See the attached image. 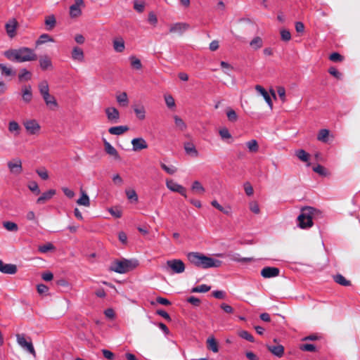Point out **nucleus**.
I'll list each match as a JSON object with an SVG mask.
<instances>
[{"instance_id": "obj_9", "label": "nucleus", "mask_w": 360, "mask_h": 360, "mask_svg": "<svg viewBox=\"0 0 360 360\" xmlns=\"http://www.w3.org/2000/svg\"><path fill=\"white\" fill-rule=\"evenodd\" d=\"M84 7V0H75V3L70 7V15L71 18H77L82 14L81 8Z\"/></svg>"}, {"instance_id": "obj_14", "label": "nucleus", "mask_w": 360, "mask_h": 360, "mask_svg": "<svg viewBox=\"0 0 360 360\" xmlns=\"http://www.w3.org/2000/svg\"><path fill=\"white\" fill-rule=\"evenodd\" d=\"M279 269L276 267L267 266L262 269L261 275L265 278H269L278 276L279 275Z\"/></svg>"}, {"instance_id": "obj_25", "label": "nucleus", "mask_w": 360, "mask_h": 360, "mask_svg": "<svg viewBox=\"0 0 360 360\" xmlns=\"http://www.w3.org/2000/svg\"><path fill=\"white\" fill-rule=\"evenodd\" d=\"M42 97L46 105L49 106L51 110H53L58 107V103L56 98L49 93L42 96Z\"/></svg>"}, {"instance_id": "obj_45", "label": "nucleus", "mask_w": 360, "mask_h": 360, "mask_svg": "<svg viewBox=\"0 0 360 360\" xmlns=\"http://www.w3.org/2000/svg\"><path fill=\"white\" fill-rule=\"evenodd\" d=\"M226 116L228 120L231 122H235L238 120V115L236 111L230 108L226 109Z\"/></svg>"}, {"instance_id": "obj_20", "label": "nucleus", "mask_w": 360, "mask_h": 360, "mask_svg": "<svg viewBox=\"0 0 360 360\" xmlns=\"http://www.w3.org/2000/svg\"><path fill=\"white\" fill-rule=\"evenodd\" d=\"M56 191L54 189H50L46 192H44L41 195L37 200V204H44L46 201L49 200L56 194Z\"/></svg>"}, {"instance_id": "obj_50", "label": "nucleus", "mask_w": 360, "mask_h": 360, "mask_svg": "<svg viewBox=\"0 0 360 360\" xmlns=\"http://www.w3.org/2000/svg\"><path fill=\"white\" fill-rule=\"evenodd\" d=\"M129 60H130L131 65L132 66V68H134L136 70H140L142 68L141 62L139 58H136L135 56H131L129 58Z\"/></svg>"}, {"instance_id": "obj_51", "label": "nucleus", "mask_w": 360, "mask_h": 360, "mask_svg": "<svg viewBox=\"0 0 360 360\" xmlns=\"http://www.w3.org/2000/svg\"><path fill=\"white\" fill-rule=\"evenodd\" d=\"M8 130L10 132H15L18 135L19 134L20 126L15 121H11L8 124Z\"/></svg>"}, {"instance_id": "obj_58", "label": "nucleus", "mask_w": 360, "mask_h": 360, "mask_svg": "<svg viewBox=\"0 0 360 360\" xmlns=\"http://www.w3.org/2000/svg\"><path fill=\"white\" fill-rule=\"evenodd\" d=\"M219 133L222 139H229L232 137L229 129L226 127L221 129Z\"/></svg>"}, {"instance_id": "obj_7", "label": "nucleus", "mask_w": 360, "mask_h": 360, "mask_svg": "<svg viewBox=\"0 0 360 360\" xmlns=\"http://www.w3.org/2000/svg\"><path fill=\"white\" fill-rule=\"evenodd\" d=\"M23 125L27 132L30 135H36L39 133L41 127L35 120H27L24 121Z\"/></svg>"}, {"instance_id": "obj_47", "label": "nucleus", "mask_w": 360, "mask_h": 360, "mask_svg": "<svg viewBox=\"0 0 360 360\" xmlns=\"http://www.w3.org/2000/svg\"><path fill=\"white\" fill-rule=\"evenodd\" d=\"M211 289V287L205 284L196 286L191 290V292H207Z\"/></svg>"}, {"instance_id": "obj_48", "label": "nucleus", "mask_w": 360, "mask_h": 360, "mask_svg": "<svg viewBox=\"0 0 360 360\" xmlns=\"http://www.w3.org/2000/svg\"><path fill=\"white\" fill-rule=\"evenodd\" d=\"M300 349L304 352H316V346L313 344H301L299 347Z\"/></svg>"}, {"instance_id": "obj_56", "label": "nucleus", "mask_w": 360, "mask_h": 360, "mask_svg": "<svg viewBox=\"0 0 360 360\" xmlns=\"http://www.w3.org/2000/svg\"><path fill=\"white\" fill-rule=\"evenodd\" d=\"M0 70L1 73L6 76H11L13 74V72L11 68L7 67L6 65L2 63L0 64Z\"/></svg>"}, {"instance_id": "obj_26", "label": "nucleus", "mask_w": 360, "mask_h": 360, "mask_svg": "<svg viewBox=\"0 0 360 360\" xmlns=\"http://www.w3.org/2000/svg\"><path fill=\"white\" fill-rule=\"evenodd\" d=\"M5 27L8 35L11 38L13 37L15 35V30L17 27L16 20L14 19L10 20L6 24Z\"/></svg>"}, {"instance_id": "obj_44", "label": "nucleus", "mask_w": 360, "mask_h": 360, "mask_svg": "<svg viewBox=\"0 0 360 360\" xmlns=\"http://www.w3.org/2000/svg\"><path fill=\"white\" fill-rule=\"evenodd\" d=\"M47 41H53V39L48 34H43L37 40L36 44L38 46L44 44Z\"/></svg>"}, {"instance_id": "obj_37", "label": "nucleus", "mask_w": 360, "mask_h": 360, "mask_svg": "<svg viewBox=\"0 0 360 360\" xmlns=\"http://www.w3.org/2000/svg\"><path fill=\"white\" fill-rule=\"evenodd\" d=\"M250 45L255 50H257L263 46L262 39L260 37H256L250 41Z\"/></svg>"}, {"instance_id": "obj_6", "label": "nucleus", "mask_w": 360, "mask_h": 360, "mask_svg": "<svg viewBox=\"0 0 360 360\" xmlns=\"http://www.w3.org/2000/svg\"><path fill=\"white\" fill-rule=\"evenodd\" d=\"M167 265L174 274H181L185 271V264L181 259L168 260Z\"/></svg>"}, {"instance_id": "obj_36", "label": "nucleus", "mask_w": 360, "mask_h": 360, "mask_svg": "<svg viewBox=\"0 0 360 360\" xmlns=\"http://www.w3.org/2000/svg\"><path fill=\"white\" fill-rule=\"evenodd\" d=\"M18 78L20 82L30 80L32 78V73L26 69H22L18 75Z\"/></svg>"}, {"instance_id": "obj_29", "label": "nucleus", "mask_w": 360, "mask_h": 360, "mask_svg": "<svg viewBox=\"0 0 360 360\" xmlns=\"http://www.w3.org/2000/svg\"><path fill=\"white\" fill-rule=\"evenodd\" d=\"M113 49L117 53L124 51L125 46L122 38H117L113 40Z\"/></svg>"}, {"instance_id": "obj_43", "label": "nucleus", "mask_w": 360, "mask_h": 360, "mask_svg": "<svg viewBox=\"0 0 360 360\" xmlns=\"http://www.w3.org/2000/svg\"><path fill=\"white\" fill-rule=\"evenodd\" d=\"M55 250L54 245L51 243H47L43 245H40L38 248V250L41 253H46L49 251Z\"/></svg>"}, {"instance_id": "obj_23", "label": "nucleus", "mask_w": 360, "mask_h": 360, "mask_svg": "<svg viewBox=\"0 0 360 360\" xmlns=\"http://www.w3.org/2000/svg\"><path fill=\"white\" fill-rule=\"evenodd\" d=\"M104 147L105 151L110 155L112 156L115 160H120V157L119 155L117 150L106 140H104Z\"/></svg>"}, {"instance_id": "obj_4", "label": "nucleus", "mask_w": 360, "mask_h": 360, "mask_svg": "<svg viewBox=\"0 0 360 360\" xmlns=\"http://www.w3.org/2000/svg\"><path fill=\"white\" fill-rule=\"evenodd\" d=\"M316 210L311 207H306L302 209L301 214L297 217L299 226L302 229H307L313 226V217Z\"/></svg>"}, {"instance_id": "obj_27", "label": "nucleus", "mask_w": 360, "mask_h": 360, "mask_svg": "<svg viewBox=\"0 0 360 360\" xmlns=\"http://www.w3.org/2000/svg\"><path fill=\"white\" fill-rule=\"evenodd\" d=\"M129 129L127 126L120 125L109 128L108 131L110 134L112 135H122L127 132Z\"/></svg>"}, {"instance_id": "obj_41", "label": "nucleus", "mask_w": 360, "mask_h": 360, "mask_svg": "<svg viewBox=\"0 0 360 360\" xmlns=\"http://www.w3.org/2000/svg\"><path fill=\"white\" fill-rule=\"evenodd\" d=\"M329 136V131L328 129H321L318 134L317 139L323 143L328 141V137Z\"/></svg>"}, {"instance_id": "obj_38", "label": "nucleus", "mask_w": 360, "mask_h": 360, "mask_svg": "<svg viewBox=\"0 0 360 360\" xmlns=\"http://www.w3.org/2000/svg\"><path fill=\"white\" fill-rule=\"evenodd\" d=\"M174 123L176 127L181 131H184L186 129V124L184 121L177 115L174 116Z\"/></svg>"}, {"instance_id": "obj_10", "label": "nucleus", "mask_w": 360, "mask_h": 360, "mask_svg": "<svg viewBox=\"0 0 360 360\" xmlns=\"http://www.w3.org/2000/svg\"><path fill=\"white\" fill-rule=\"evenodd\" d=\"M167 187L174 192H177L183 195L184 198H187L186 188L180 184L174 182L173 180H167L166 181Z\"/></svg>"}, {"instance_id": "obj_24", "label": "nucleus", "mask_w": 360, "mask_h": 360, "mask_svg": "<svg viewBox=\"0 0 360 360\" xmlns=\"http://www.w3.org/2000/svg\"><path fill=\"white\" fill-rule=\"evenodd\" d=\"M22 97L25 103H30L32 98V87L30 85L22 88Z\"/></svg>"}, {"instance_id": "obj_18", "label": "nucleus", "mask_w": 360, "mask_h": 360, "mask_svg": "<svg viewBox=\"0 0 360 360\" xmlns=\"http://www.w3.org/2000/svg\"><path fill=\"white\" fill-rule=\"evenodd\" d=\"M226 257L230 260L238 262H252L253 260L252 257H241L240 254L231 252L227 253Z\"/></svg>"}, {"instance_id": "obj_54", "label": "nucleus", "mask_w": 360, "mask_h": 360, "mask_svg": "<svg viewBox=\"0 0 360 360\" xmlns=\"http://www.w3.org/2000/svg\"><path fill=\"white\" fill-rule=\"evenodd\" d=\"M281 38L284 41H288L291 39V34L288 30L282 29L280 31Z\"/></svg>"}, {"instance_id": "obj_35", "label": "nucleus", "mask_w": 360, "mask_h": 360, "mask_svg": "<svg viewBox=\"0 0 360 360\" xmlns=\"http://www.w3.org/2000/svg\"><path fill=\"white\" fill-rule=\"evenodd\" d=\"M246 146L250 153H257L259 150V145L255 139L248 141Z\"/></svg>"}, {"instance_id": "obj_46", "label": "nucleus", "mask_w": 360, "mask_h": 360, "mask_svg": "<svg viewBox=\"0 0 360 360\" xmlns=\"http://www.w3.org/2000/svg\"><path fill=\"white\" fill-rule=\"evenodd\" d=\"M3 226L6 230L9 231L16 232L18 230L17 224L12 221H4L3 223Z\"/></svg>"}, {"instance_id": "obj_15", "label": "nucleus", "mask_w": 360, "mask_h": 360, "mask_svg": "<svg viewBox=\"0 0 360 360\" xmlns=\"http://www.w3.org/2000/svg\"><path fill=\"white\" fill-rule=\"evenodd\" d=\"M132 149L134 151H139L148 148V144L143 138H135L131 140Z\"/></svg>"}, {"instance_id": "obj_53", "label": "nucleus", "mask_w": 360, "mask_h": 360, "mask_svg": "<svg viewBox=\"0 0 360 360\" xmlns=\"http://www.w3.org/2000/svg\"><path fill=\"white\" fill-rule=\"evenodd\" d=\"M220 65L223 69L224 72L227 75H230V71L233 69V66L225 61H221Z\"/></svg>"}, {"instance_id": "obj_42", "label": "nucleus", "mask_w": 360, "mask_h": 360, "mask_svg": "<svg viewBox=\"0 0 360 360\" xmlns=\"http://www.w3.org/2000/svg\"><path fill=\"white\" fill-rule=\"evenodd\" d=\"M134 112L136 115V117L141 120H143L146 117V110L143 106H139V107H135L134 108Z\"/></svg>"}, {"instance_id": "obj_32", "label": "nucleus", "mask_w": 360, "mask_h": 360, "mask_svg": "<svg viewBox=\"0 0 360 360\" xmlns=\"http://www.w3.org/2000/svg\"><path fill=\"white\" fill-rule=\"evenodd\" d=\"M334 281L343 286H349L351 285V281L349 280H347L341 274H337L334 277Z\"/></svg>"}, {"instance_id": "obj_40", "label": "nucleus", "mask_w": 360, "mask_h": 360, "mask_svg": "<svg viewBox=\"0 0 360 360\" xmlns=\"http://www.w3.org/2000/svg\"><path fill=\"white\" fill-rule=\"evenodd\" d=\"M296 156L302 162H307L309 159V154L304 150L300 149L296 151Z\"/></svg>"}, {"instance_id": "obj_39", "label": "nucleus", "mask_w": 360, "mask_h": 360, "mask_svg": "<svg viewBox=\"0 0 360 360\" xmlns=\"http://www.w3.org/2000/svg\"><path fill=\"white\" fill-rule=\"evenodd\" d=\"M39 90L41 96L49 93V87L47 81L43 80L39 84Z\"/></svg>"}, {"instance_id": "obj_59", "label": "nucleus", "mask_w": 360, "mask_h": 360, "mask_svg": "<svg viewBox=\"0 0 360 360\" xmlns=\"http://www.w3.org/2000/svg\"><path fill=\"white\" fill-rule=\"evenodd\" d=\"M343 58V56L337 52L331 53L329 56V59L333 62H341Z\"/></svg>"}, {"instance_id": "obj_61", "label": "nucleus", "mask_w": 360, "mask_h": 360, "mask_svg": "<svg viewBox=\"0 0 360 360\" xmlns=\"http://www.w3.org/2000/svg\"><path fill=\"white\" fill-rule=\"evenodd\" d=\"M126 194L128 199L134 200L136 202L138 200V196L134 190H127L126 191Z\"/></svg>"}, {"instance_id": "obj_17", "label": "nucleus", "mask_w": 360, "mask_h": 360, "mask_svg": "<svg viewBox=\"0 0 360 360\" xmlns=\"http://www.w3.org/2000/svg\"><path fill=\"white\" fill-rule=\"evenodd\" d=\"M71 57L73 60L77 61L79 63L84 62V54L83 50L78 46H75L72 49V51L71 53Z\"/></svg>"}, {"instance_id": "obj_2", "label": "nucleus", "mask_w": 360, "mask_h": 360, "mask_svg": "<svg viewBox=\"0 0 360 360\" xmlns=\"http://www.w3.org/2000/svg\"><path fill=\"white\" fill-rule=\"evenodd\" d=\"M187 259L194 266L202 269L217 268L222 264L221 261L198 252H188L187 254Z\"/></svg>"}, {"instance_id": "obj_63", "label": "nucleus", "mask_w": 360, "mask_h": 360, "mask_svg": "<svg viewBox=\"0 0 360 360\" xmlns=\"http://www.w3.org/2000/svg\"><path fill=\"white\" fill-rule=\"evenodd\" d=\"M144 7H145V5H144V3H143V2H139L138 1H135L134 2V8L139 13H141L143 11Z\"/></svg>"}, {"instance_id": "obj_55", "label": "nucleus", "mask_w": 360, "mask_h": 360, "mask_svg": "<svg viewBox=\"0 0 360 360\" xmlns=\"http://www.w3.org/2000/svg\"><path fill=\"white\" fill-rule=\"evenodd\" d=\"M160 166L162 169L169 174H174L177 171V168L174 166L168 167L164 163H161Z\"/></svg>"}, {"instance_id": "obj_5", "label": "nucleus", "mask_w": 360, "mask_h": 360, "mask_svg": "<svg viewBox=\"0 0 360 360\" xmlns=\"http://www.w3.org/2000/svg\"><path fill=\"white\" fill-rule=\"evenodd\" d=\"M16 340L22 349L32 354L34 356H36V352L30 338L27 340L24 334L18 333L16 335Z\"/></svg>"}, {"instance_id": "obj_19", "label": "nucleus", "mask_w": 360, "mask_h": 360, "mask_svg": "<svg viewBox=\"0 0 360 360\" xmlns=\"http://www.w3.org/2000/svg\"><path fill=\"white\" fill-rule=\"evenodd\" d=\"M184 148L185 152L187 155L196 158L198 156V152L195 146V145L191 142H186L184 144Z\"/></svg>"}, {"instance_id": "obj_1", "label": "nucleus", "mask_w": 360, "mask_h": 360, "mask_svg": "<svg viewBox=\"0 0 360 360\" xmlns=\"http://www.w3.org/2000/svg\"><path fill=\"white\" fill-rule=\"evenodd\" d=\"M4 55L9 60L17 63L34 61L37 59L34 51L28 47L8 49L4 52Z\"/></svg>"}, {"instance_id": "obj_12", "label": "nucleus", "mask_w": 360, "mask_h": 360, "mask_svg": "<svg viewBox=\"0 0 360 360\" xmlns=\"http://www.w3.org/2000/svg\"><path fill=\"white\" fill-rule=\"evenodd\" d=\"M18 271L17 266L14 264H6L0 259V272L5 274L13 275Z\"/></svg>"}, {"instance_id": "obj_49", "label": "nucleus", "mask_w": 360, "mask_h": 360, "mask_svg": "<svg viewBox=\"0 0 360 360\" xmlns=\"http://www.w3.org/2000/svg\"><path fill=\"white\" fill-rule=\"evenodd\" d=\"M238 335L241 338H243L250 342H255V338L254 337L249 333L248 332L247 330H241L238 333Z\"/></svg>"}, {"instance_id": "obj_16", "label": "nucleus", "mask_w": 360, "mask_h": 360, "mask_svg": "<svg viewBox=\"0 0 360 360\" xmlns=\"http://www.w3.org/2000/svg\"><path fill=\"white\" fill-rule=\"evenodd\" d=\"M39 63L41 69L44 71L53 69L51 60L46 55L41 56L39 59Z\"/></svg>"}, {"instance_id": "obj_30", "label": "nucleus", "mask_w": 360, "mask_h": 360, "mask_svg": "<svg viewBox=\"0 0 360 360\" xmlns=\"http://www.w3.org/2000/svg\"><path fill=\"white\" fill-rule=\"evenodd\" d=\"M45 25L46 26V30L48 31L52 30L56 25V20L53 15H50L45 18Z\"/></svg>"}, {"instance_id": "obj_13", "label": "nucleus", "mask_w": 360, "mask_h": 360, "mask_svg": "<svg viewBox=\"0 0 360 360\" xmlns=\"http://www.w3.org/2000/svg\"><path fill=\"white\" fill-rule=\"evenodd\" d=\"M8 167L10 172L14 174H20L22 171V162L20 159L16 158L8 162Z\"/></svg>"}, {"instance_id": "obj_28", "label": "nucleus", "mask_w": 360, "mask_h": 360, "mask_svg": "<svg viewBox=\"0 0 360 360\" xmlns=\"http://www.w3.org/2000/svg\"><path fill=\"white\" fill-rule=\"evenodd\" d=\"M81 197L77 200V203L81 206L89 207L90 200L86 193L81 189Z\"/></svg>"}, {"instance_id": "obj_3", "label": "nucleus", "mask_w": 360, "mask_h": 360, "mask_svg": "<svg viewBox=\"0 0 360 360\" xmlns=\"http://www.w3.org/2000/svg\"><path fill=\"white\" fill-rule=\"evenodd\" d=\"M139 265L136 259H126L114 261L110 266V270L119 274H125L133 270Z\"/></svg>"}, {"instance_id": "obj_11", "label": "nucleus", "mask_w": 360, "mask_h": 360, "mask_svg": "<svg viewBox=\"0 0 360 360\" xmlns=\"http://www.w3.org/2000/svg\"><path fill=\"white\" fill-rule=\"evenodd\" d=\"M107 118L111 123H117L120 120V112L114 107H109L105 110Z\"/></svg>"}, {"instance_id": "obj_60", "label": "nucleus", "mask_w": 360, "mask_h": 360, "mask_svg": "<svg viewBox=\"0 0 360 360\" xmlns=\"http://www.w3.org/2000/svg\"><path fill=\"white\" fill-rule=\"evenodd\" d=\"M328 72L333 75V77H335V78L338 79H341L342 78V73L340 72L335 68L334 67H330L328 70Z\"/></svg>"}, {"instance_id": "obj_64", "label": "nucleus", "mask_w": 360, "mask_h": 360, "mask_svg": "<svg viewBox=\"0 0 360 360\" xmlns=\"http://www.w3.org/2000/svg\"><path fill=\"white\" fill-rule=\"evenodd\" d=\"M313 170L316 173H318L319 174L322 176H325L326 174L325 168L321 165H318L316 167H314Z\"/></svg>"}, {"instance_id": "obj_22", "label": "nucleus", "mask_w": 360, "mask_h": 360, "mask_svg": "<svg viewBox=\"0 0 360 360\" xmlns=\"http://www.w3.org/2000/svg\"><path fill=\"white\" fill-rule=\"evenodd\" d=\"M266 347L269 352L278 357H281L284 354V347L281 345H267Z\"/></svg>"}, {"instance_id": "obj_34", "label": "nucleus", "mask_w": 360, "mask_h": 360, "mask_svg": "<svg viewBox=\"0 0 360 360\" xmlns=\"http://www.w3.org/2000/svg\"><path fill=\"white\" fill-rule=\"evenodd\" d=\"M117 101L122 106H127L129 104V100L126 92H122L119 95L116 96Z\"/></svg>"}, {"instance_id": "obj_33", "label": "nucleus", "mask_w": 360, "mask_h": 360, "mask_svg": "<svg viewBox=\"0 0 360 360\" xmlns=\"http://www.w3.org/2000/svg\"><path fill=\"white\" fill-rule=\"evenodd\" d=\"M191 190L196 194H202L204 193L205 192V188L204 187L202 186V185L201 184L200 182H199L198 181H195L193 183V185H192V187H191Z\"/></svg>"}, {"instance_id": "obj_52", "label": "nucleus", "mask_w": 360, "mask_h": 360, "mask_svg": "<svg viewBox=\"0 0 360 360\" xmlns=\"http://www.w3.org/2000/svg\"><path fill=\"white\" fill-rule=\"evenodd\" d=\"M164 98H165V103L169 108H173L175 107V105H176L175 101L172 95H170V94L165 95Z\"/></svg>"}, {"instance_id": "obj_8", "label": "nucleus", "mask_w": 360, "mask_h": 360, "mask_svg": "<svg viewBox=\"0 0 360 360\" xmlns=\"http://www.w3.org/2000/svg\"><path fill=\"white\" fill-rule=\"evenodd\" d=\"M189 27V25L186 22H176L170 25L169 32L172 34L182 35Z\"/></svg>"}, {"instance_id": "obj_21", "label": "nucleus", "mask_w": 360, "mask_h": 360, "mask_svg": "<svg viewBox=\"0 0 360 360\" xmlns=\"http://www.w3.org/2000/svg\"><path fill=\"white\" fill-rule=\"evenodd\" d=\"M256 91L259 93L264 98L265 101L268 104V105L270 107L271 109L273 108V103L271 99L270 96L269 95L268 92L265 90L264 88H263L261 85H256L255 86Z\"/></svg>"}, {"instance_id": "obj_62", "label": "nucleus", "mask_w": 360, "mask_h": 360, "mask_svg": "<svg viewBox=\"0 0 360 360\" xmlns=\"http://www.w3.org/2000/svg\"><path fill=\"white\" fill-rule=\"evenodd\" d=\"M244 190H245V193L248 196L252 195L254 193L253 188L249 182H245L244 184Z\"/></svg>"}, {"instance_id": "obj_57", "label": "nucleus", "mask_w": 360, "mask_h": 360, "mask_svg": "<svg viewBox=\"0 0 360 360\" xmlns=\"http://www.w3.org/2000/svg\"><path fill=\"white\" fill-rule=\"evenodd\" d=\"M28 188L32 192L36 193L37 195H39L41 192L37 183L35 181L30 182L28 184Z\"/></svg>"}, {"instance_id": "obj_31", "label": "nucleus", "mask_w": 360, "mask_h": 360, "mask_svg": "<svg viewBox=\"0 0 360 360\" xmlns=\"http://www.w3.org/2000/svg\"><path fill=\"white\" fill-rule=\"evenodd\" d=\"M207 347L208 349L212 351L213 352H218V343L214 338L211 337L207 340Z\"/></svg>"}]
</instances>
